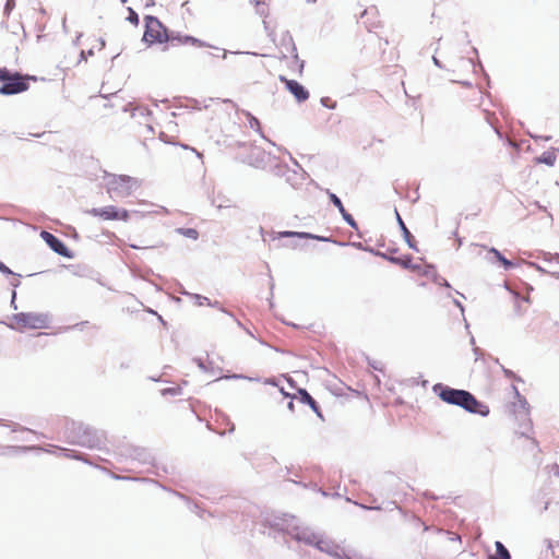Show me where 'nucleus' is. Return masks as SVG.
I'll list each match as a JSON object with an SVG mask.
<instances>
[{"mask_svg":"<svg viewBox=\"0 0 559 559\" xmlns=\"http://www.w3.org/2000/svg\"><path fill=\"white\" fill-rule=\"evenodd\" d=\"M90 214L99 217L104 221H127L129 218V213L124 209H117L114 205L100 207V209H93L90 211Z\"/></svg>","mask_w":559,"mask_h":559,"instance_id":"5","label":"nucleus"},{"mask_svg":"<svg viewBox=\"0 0 559 559\" xmlns=\"http://www.w3.org/2000/svg\"><path fill=\"white\" fill-rule=\"evenodd\" d=\"M144 39L147 43H166L169 40L166 27L160 23L157 17L146 16L145 19V32Z\"/></svg>","mask_w":559,"mask_h":559,"instance_id":"4","label":"nucleus"},{"mask_svg":"<svg viewBox=\"0 0 559 559\" xmlns=\"http://www.w3.org/2000/svg\"><path fill=\"white\" fill-rule=\"evenodd\" d=\"M496 547H497V555H498L496 558L510 559V554H509L508 549L502 545V543L497 542Z\"/></svg>","mask_w":559,"mask_h":559,"instance_id":"19","label":"nucleus"},{"mask_svg":"<svg viewBox=\"0 0 559 559\" xmlns=\"http://www.w3.org/2000/svg\"><path fill=\"white\" fill-rule=\"evenodd\" d=\"M369 17H372V19H377L378 17V12L374 8L372 9H369V10H365L362 13H361V22L364 24L367 25V21L369 20Z\"/></svg>","mask_w":559,"mask_h":559,"instance_id":"20","label":"nucleus"},{"mask_svg":"<svg viewBox=\"0 0 559 559\" xmlns=\"http://www.w3.org/2000/svg\"><path fill=\"white\" fill-rule=\"evenodd\" d=\"M433 392L447 404L460 406L469 413L484 417L489 414V407L476 400L468 391L453 389L439 383L433 386Z\"/></svg>","mask_w":559,"mask_h":559,"instance_id":"1","label":"nucleus"},{"mask_svg":"<svg viewBox=\"0 0 559 559\" xmlns=\"http://www.w3.org/2000/svg\"><path fill=\"white\" fill-rule=\"evenodd\" d=\"M168 41L171 43L173 45H175V44H177V45H190V46H193V47H197V48H207V47H211L206 41H204V40H202L200 38H197V37H193V36H190V35H182L180 33L171 34Z\"/></svg>","mask_w":559,"mask_h":559,"instance_id":"8","label":"nucleus"},{"mask_svg":"<svg viewBox=\"0 0 559 559\" xmlns=\"http://www.w3.org/2000/svg\"><path fill=\"white\" fill-rule=\"evenodd\" d=\"M0 272L3 274H12V271L0 261Z\"/></svg>","mask_w":559,"mask_h":559,"instance_id":"27","label":"nucleus"},{"mask_svg":"<svg viewBox=\"0 0 559 559\" xmlns=\"http://www.w3.org/2000/svg\"><path fill=\"white\" fill-rule=\"evenodd\" d=\"M128 20H129L131 23L135 24V25L139 23V16H138V14H136L133 10H131V9H130V16L128 17Z\"/></svg>","mask_w":559,"mask_h":559,"instance_id":"25","label":"nucleus"},{"mask_svg":"<svg viewBox=\"0 0 559 559\" xmlns=\"http://www.w3.org/2000/svg\"><path fill=\"white\" fill-rule=\"evenodd\" d=\"M538 162L545 163L547 165H552L555 162V156H552V155L545 156L544 155L543 157L538 158Z\"/></svg>","mask_w":559,"mask_h":559,"instance_id":"23","label":"nucleus"},{"mask_svg":"<svg viewBox=\"0 0 559 559\" xmlns=\"http://www.w3.org/2000/svg\"><path fill=\"white\" fill-rule=\"evenodd\" d=\"M547 547H548L549 549H551V548H552V546H551V544H550V543H548Z\"/></svg>","mask_w":559,"mask_h":559,"instance_id":"32","label":"nucleus"},{"mask_svg":"<svg viewBox=\"0 0 559 559\" xmlns=\"http://www.w3.org/2000/svg\"><path fill=\"white\" fill-rule=\"evenodd\" d=\"M3 81L5 83L0 87V94L2 95L19 94L28 88V84L19 73L12 74L10 72V78Z\"/></svg>","mask_w":559,"mask_h":559,"instance_id":"6","label":"nucleus"},{"mask_svg":"<svg viewBox=\"0 0 559 559\" xmlns=\"http://www.w3.org/2000/svg\"><path fill=\"white\" fill-rule=\"evenodd\" d=\"M49 317L40 312H19L11 317L10 328L24 331L27 329H47Z\"/></svg>","mask_w":559,"mask_h":559,"instance_id":"2","label":"nucleus"},{"mask_svg":"<svg viewBox=\"0 0 559 559\" xmlns=\"http://www.w3.org/2000/svg\"><path fill=\"white\" fill-rule=\"evenodd\" d=\"M288 406H289V408H290V409H293L294 404H293V402H292V401L288 403Z\"/></svg>","mask_w":559,"mask_h":559,"instance_id":"30","label":"nucleus"},{"mask_svg":"<svg viewBox=\"0 0 559 559\" xmlns=\"http://www.w3.org/2000/svg\"><path fill=\"white\" fill-rule=\"evenodd\" d=\"M300 395L302 402L307 403L320 416L319 406L313 397L306 390H300Z\"/></svg>","mask_w":559,"mask_h":559,"instance_id":"16","label":"nucleus"},{"mask_svg":"<svg viewBox=\"0 0 559 559\" xmlns=\"http://www.w3.org/2000/svg\"><path fill=\"white\" fill-rule=\"evenodd\" d=\"M354 393L364 404H369V399L366 394L358 391H355Z\"/></svg>","mask_w":559,"mask_h":559,"instance_id":"24","label":"nucleus"},{"mask_svg":"<svg viewBox=\"0 0 559 559\" xmlns=\"http://www.w3.org/2000/svg\"><path fill=\"white\" fill-rule=\"evenodd\" d=\"M15 5L16 0H7L4 5V14L9 15L15 9Z\"/></svg>","mask_w":559,"mask_h":559,"instance_id":"22","label":"nucleus"},{"mask_svg":"<svg viewBox=\"0 0 559 559\" xmlns=\"http://www.w3.org/2000/svg\"><path fill=\"white\" fill-rule=\"evenodd\" d=\"M177 233L192 240H197L199 238V231L195 228H178Z\"/></svg>","mask_w":559,"mask_h":559,"instance_id":"18","label":"nucleus"},{"mask_svg":"<svg viewBox=\"0 0 559 559\" xmlns=\"http://www.w3.org/2000/svg\"><path fill=\"white\" fill-rule=\"evenodd\" d=\"M250 124H251V127H254V126L259 127V126H260V122H259V120H258V119L252 118V119H251V121H250Z\"/></svg>","mask_w":559,"mask_h":559,"instance_id":"28","label":"nucleus"},{"mask_svg":"<svg viewBox=\"0 0 559 559\" xmlns=\"http://www.w3.org/2000/svg\"><path fill=\"white\" fill-rule=\"evenodd\" d=\"M378 24H379V21H374V22H372V23H371V25H370V26H372V27H377V26H378Z\"/></svg>","mask_w":559,"mask_h":559,"instance_id":"29","label":"nucleus"},{"mask_svg":"<svg viewBox=\"0 0 559 559\" xmlns=\"http://www.w3.org/2000/svg\"><path fill=\"white\" fill-rule=\"evenodd\" d=\"M280 238H289V237H299L305 239H317L320 241H325L328 238L316 236L309 233H298V231H280L278 233Z\"/></svg>","mask_w":559,"mask_h":559,"instance_id":"15","label":"nucleus"},{"mask_svg":"<svg viewBox=\"0 0 559 559\" xmlns=\"http://www.w3.org/2000/svg\"><path fill=\"white\" fill-rule=\"evenodd\" d=\"M331 202L338 209V211L341 212L343 218L353 227L356 226V222L354 219V217L346 212L342 201L340 200V198L334 194V193H330L329 195Z\"/></svg>","mask_w":559,"mask_h":559,"instance_id":"12","label":"nucleus"},{"mask_svg":"<svg viewBox=\"0 0 559 559\" xmlns=\"http://www.w3.org/2000/svg\"><path fill=\"white\" fill-rule=\"evenodd\" d=\"M302 68H304V64L301 63V64L299 66V72H301V71H302Z\"/></svg>","mask_w":559,"mask_h":559,"instance_id":"31","label":"nucleus"},{"mask_svg":"<svg viewBox=\"0 0 559 559\" xmlns=\"http://www.w3.org/2000/svg\"><path fill=\"white\" fill-rule=\"evenodd\" d=\"M112 189L117 190L118 187L124 188L126 193L129 194L133 187L136 186V180L129 176H119L112 181Z\"/></svg>","mask_w":559,"mask_h":559,"instance_id":"11","label":"nucleus"},{"mask_svg":"<svg viewBox=\"0 0 559 559\" xmlns=\"http://www.w3.org/2000/svg\"><path fill=\"white\" fill-rule=\"evenodd\" d=\"M40 237L56 253L67 258L70 257L67 246L55 235H52L49 231L43 230L40 233Z\"/></svg>","mask_w":559,"mask_h":559,"instance_id":"7","label":"nucleus"},{"mask_svg":"<svg viewBox=\"0 0 559 559\" xmlns=\"http://www.w3.org/2000/svg\"><path fill=\"white\" fill-rule=\"evenodd\" d=\"M10 78V71L5 68H0V80H8Z\"/></svg>","mask_w":559,"mask_h":559,"instance_id":"26","label":"nucleus"},{"mask_svg":"<svg viewBox=\"0 0 559 559\" xmlns=\"http://www.w3.org/2000/svg\"><path fill=\"white\" fill-rule=\"evenodd\" d=\"M132 128L135 133L144 138H151L154 141V129L152 127L151 114L142 107H136L131 111Z\"/></svg>","mask_w":559,"mask_h":559,"instance_id":"3","label":"nucleus"},{"mask_svg":"<svg viewBox=\"0 0 559 559\" xmlns=\"http://www.w3.org/2000/svg\"><path fill=\"white\" fill-rule=\"evenodd\" d=\"M156 144L158 145L157 153H158L160 158L168 160V159H171L175 156L176 151H177L176 148H169L167 146L159 145L158 143H156Z\"/></svg>","mask_w":559,"mask_h":559,"instance_id":"17","label":"nucleus"},{"mask_svg":"<svg viewBox=\"0 0 559 559\" xmlns=\"http://www.w3.org/2000/svg\"><path fill=\"white\" fill-rule=\"evenodd\" d=\"M414 273H416L418 277H423L428 281H436L437 278V271L432 265L417 264V269H415Z\"/></svg>","mask_w":559,"mask_h":559,"instance_id":"13","label":"nucleus"},{"mask_svg":"<svg viewBox=\"0 0 559 559\" xmlns=\"http://www.w3.org/2000/svg\"><path fill=\"white\" fill-rule=\"evenodd\" d=\"M389 260L403 269L411 270L412 272H414L415 269H417V264L413 263V258L409 254L400 257L392 255L389 258Z\"/></svg>","mask_w":559,"mask_h":559,"instance_id":"10","label":"nucleus"},{"mask_svg":"<svg viewBox=\"0 0 559 559\" xmlns=\"http://www.w3.org/2000/svg\"><path fill=\"white\" fill-rule=\"evenodd\" d=\"M281 82H283L286 88L295 96V98L301 103L309 98V92L297 81L288 80L285 76H280Z\"/></svg>","mask_w":559,"mask_h":559,"instance_id":"9","label":"nucleus"},{"mask_svg":"<svg viewBox=\"0 0 559 559\" xmlns=\"http://www.w3.org/2000/svg\"><path fill=\"white\" fill-rule=\"evenodd\" d=\"M490 251L495 253L497 259L504 265L506 269L512 266V263L509 260H507L498 250L492 248Z\"/></svg>","mask_w":559,"mask_h":559,"instance_id":"21","label":"nucleus"},{"mask_svg":"<svg viewBox=\"0 0 559 559\" xmlns=\"http://www.w3.org/2000/svg\"><path fill=\"white\" fill-rule=\"evenodd\" d=\"M397 222L403 231L404 240L406 241L408 247L415 251H418L417 241L415 240L414 236L411 234V231L408 230V228L406 227V225L404 224L403 219L401 218V216L399 214H397Z\"/></svg>","mask_w":559,"mask_h":559,"instance_id":"14","label":"nucleus"}]
</instances>
